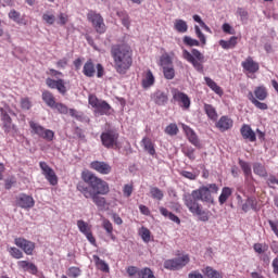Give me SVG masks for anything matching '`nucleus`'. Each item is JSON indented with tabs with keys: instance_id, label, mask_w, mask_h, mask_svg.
<instances>
[{
	"instance_id": "1",
	"label": "nucleus",
	"mask_w": 278,
	"mask_h": 278,
	"mask_svg": "<svg viewBox=\"0 0 278 278\" xmlns=\"http://www.w3.org/2000/svg\"><path fill=\"white\" fill-rule=\"evenodd\" d=\"M83 181H79L76 186V190L85 197V199H91V201L99 207V210H105L108 200L105 195L110 194V184L99 178L90 170H84L81 173Z\"/></svg>"
},
{
	"instance_id": "2",
	"label": "nucleus",
	"mask_w": 278,
	"mask_h": 278,
	"mask_svg": "<svg viewBox=\"0 0 278 278\" xmlns=\"http://www.w3.org/2000/svg\"><path fill=\"white\" fill-rule=\"evenodd\" d=\"M111 58H113L114 68L118 75H125L134 64V51L125 43L113 45Z\"/></svg>"
},
{
	"instance_id": "3",
	"label": "nucleus",
	"mask_w": 278,
	"mask_h": 278,
	"mask_svg": "<svg viewBox=\"0 0 278 278\" xmlns=\"http://www.w3.org/2000/svg\"><path fill=\"white\" fill-rule=\"evenodd\" d=\"M182 201L187 210H189L193 216H198L202 223H207V220H210V212L203 210V206L199 204V200L193 191L185 194Z\"/></svg>"
},
{
	"instance_id": "4",
	"label": "nucleus",
	"mask_w": 278,
	"mask_h": 278,
	"mask_svg": "<svg viewBox=\"0 0 278 278\" xmlns=\"http://www.w3.org/2000/svg\"><path fill=\"white\" fill-rule=\"evenodd\" d=\"M248 99L257 110H268V104L262 102L268 99V88L266 86H256L253 91L248 92Z\"/></svg>"
},
{
	"instance_id": "5",
	"label": "nucleus",
	"mask_w": 278,
	"mask_h": 278,
	"mask_svg": "<svg viewBox=\"0 0 278 278\" xmlns=\"http://www.w3.org/2000/svg\"><path fill=\"white\" fill-rule=\"evenodd\" d=\"M88 103L93 109L96 116H110L113 112L112 105L105 100L98 99L96 94H89Z\"/></svg>"
},
{
	"instance_id": "6",
	"label": "nucleus",
	"mask_w": 278,
	"mask_h": 278,
	"mask_svg": "<svg viewBox=\"0 0 278 278\" xmlns=\"http://www.w3.org/2000/svg\"><path fill=\"white\" fill-rule=\"evenodd\" d=\"M182 58L186 60V62H189V64H192L193 68L198 71L199 73H203V62H205V56L201 51L197 49H192L191 52L184 49L182 50Z\"/></svg>"
},
{
	"instance_id": "7",
	"label": "nucleus",
	"mask_w": 278,
	"mask_h": 278,
	"mask_svg": "<svg viewBox=\"0 0 278 278\" xmlns=\"http://www.w3.org/2000/svg\"><path fill=\"white\" fill-rule=\"evenodd\" d=\"M29 127L30 134H34V136H38L39 138H42V140H47V142H53V139L55 138V132L53 130L47 129L34 121L29 122Z\"/></svg>"
},
{
	"instance_id": "8",
	"label": "nucleus",
	"mask_w": 278,
	"mask_h": 278,
	"mask_svg": "<svg viewBox=\"0 0 278 278\" xmlns=\"http://www.w3.org/2000/svg\"><path fill=\"white\" fill-rule=\"evenodd\" d=\"M172 103H176L181 108V110L188 111L190 110V105H192V100H190L189 96L179 90L178 88H172Z\"/></svg>"
},
{
	"instance_id": "9",
	"label": "nucleus",
	"mask_w": 278,
	"mask_h": 278,
	"mask_svg": "<svg viewBox=\"0 0 278 278\" xmlns=\"http://www.w3.org/2000/svg\"><path fill=\"white\" fill-rule=\"evenodd\" d=\"M118 138H121V135L114 129L103 131L100 136L102 146L105 149H118Z\"/></svg>"
},
{
	"instance_id": "10",
	"label": "nucleus",
	"mask_w": 278,
	"mask_h": 278,
	"mask_svg": "<svg viewBox=\"0 0 278 278\" xmlns=\"http://www.w3.org/2000/svg\"><path fill=\"white\" fill-rule=\"evenodd\" d=\"M87 21L91 23L97 34H105L108 27L105 26V22L103 20V16H101V14L94 11H89L87 14Z\"/></svg>"
},
{
	"instance_id": "11",
	"label": "nucleus",
	"mask_w": 278,
	"mask_h": 278,
	"mask_svg": "<svg viewBox=\"0 0 278 278\" xmlns=\"http://www.w3.org/2000/svg\"><path fill=\"white\" fill-rule=\"evenodd\" d=\"M96 73L97 77L101 78L105 75V68L101 63H98L94 67V63L89 59L83 67V74L85 77H94Z\"/></svg>"
},
{
	"instance_id": "12",
	"label": "nucleus",
	"mask_w": 278,
	"mask_h": 278,
	"mask_svg": "<svg viewBox=\"0 0 278 278\" xmlns=\"http://www.w3.org/2000/svg\"><path fill=\"white\" fill-rule=\"evenodd\" d=\"M188 264H190V256L182 255L176 258L166 260L164 262V268H166V270H181V268L188 266Z\"/></svg>"
},
{
	"instance_id": "13",
	"label": "nucleus",
	"mask_w": 278,
	"mask_h": 278,
	"mask_svg": "<svg viewBox=\"0 0 278 278\" xmlns=\"http://www.w3.org/2000/svg\"><path fill=\"white\" fill-rule=\"evenodd\" d=\"M14 244L17 247V249H21L25 255H34V252L36 251V242L27 240L23 237H16L14 239Z\"/></svg>"
},
{
	"instance_id": "14",
	"label": "nucleus",
	"mask_w": 278,
	"mask_h": 278,
	"mask_svg": "<svg viewBox=\"0 0 278 278\" xmlns=\"http://www.w3.org/2000/svg\"><path fill=\"white\" fill-rule=\"evenodd\" d=\"M15 205L22 210H31L36 205V200L27 193H20L15 198Z\"/></svg>"
},
{
	"instance_id": "15",
	"label": "nucleus",
	"mask_w": 278,
	"mask_h": 278,
	"mask_svg": "<svg viewBox=\"0 0 278 278\" xmlns=\"http://www.w3.org/2000/svg\"><path fill=\"white\" fill-rule=\"evenodd\" d=\"M39 167L50 186H58V175L55 174V170H53V168H51L45 161L39 162Z\"/></svg>"
},
{
	"instance_id": "16",
	"label": "nucleus",
	"mask_w": 278,
	"mask_h": 278,
	"mask_svg": "<svg viewBox=\"0 0 278 278\" xmlns=\"http://www.w3.org/2000/svg\"><path fill=\"white\" fill-rule=\"evenodd\" d=\"M77 227L80 231V233H84V236L87 238L88 242L90 244L97 245V239L92 235V226L86 223L83 219L77 220Z\"/></svg>"
},
{
	"instance_id": "17",
	"label": "nucleus",
	"mask_w": 278,
	"mask_h": 278,
	"mask_svg": "<svg viewBox=\"0 0 278 278\" xmlns=\"http://www.w3.org/2000/svg\"><path fill=\"white\" fill-rule=\"evenodd\" d=\"M46 86H48V88H51V90H58L60 94H66L67 92L66 83L62 78H59L56 80L53 78H47Z\"/></svg>"
},
{
	"instance_id": "18",
	"label": "nucleus",
	"mask_w": 278,
	"mask_h": 278,
	"mask_svg": "<svg viewBox=\"0 0 278 278\" xmlns=\"http://www.w3.org/2000/svg\"><path fill=\"white\" fill-rule=\"evenodd\" d=\"M243 73H249L250 75H255L260 72V63L253 60V56H248L242 63Z\"/></svg>"
},
{
	"instance_id": "19",
	"label": "nucleus",
	"mask_w": 278,
	"mask_h": 278,
	"mask_svg": "<svg viewBox=\"0 0 278 278\" xmlns=\"http://www.w3.org/2000/svg\"><path fill=\"white\" fill-rule=\"evenodd\" d=\"M216 129L222 132L229 131L233 127V119L227 115H223L216 123Z\"/></svg>"
},
{
	"instance_id": "20",
	"label": "nucleus",
	"mask_w": 278,
	"mask_h": 278,
	"mask_svg": "<svg viewBox=\"0 0 278 278\" xmlns=\"http://www.w3.org/2000/svg\"><path fill=\"white\" fill-rule=\"evenodd\" d=\"M90 167L93 170H97V173H100V175H110L112 173V166L105 162L93 161L91 162Z\"/></svg>"
},
{
	"instance_id": "21",
	"label": "nucleus",
	"mask_w": 278,
	"mask_h": 278,
	"mask_svg": "<svg viewBox=\"0 0 278 278\" xmlns=\"http://www.w3.org/2000/svg\"><path fill=\"white\" fill-rule=\"evenodd\" d=\"M240 134L243 138V140H249V142H256L257 136L255 135V131H253V128L249 124H243L240 128Z\"/></svg>"
},
{
	"instance_id": "22",
	"label": "nucleus",
	"mask_w": 278,
	"mask_h": 278,
	"mask_svg": "<svg viewBox=\"0 0 278 278\" xmlns=\"http://www.w3.org/2000/svg\"><path fill=\"white\" fill-rule=\"evenodd\" d=\"M192 192L199 201H204L206 203H210V201H212V193L210 192V188L207 187H200Z\"/></svg>"
},
{
	"instance_id": "23",
	"label": "nucleus",
	"mask_w": 278,
	"mask_h": 278,
	"mask_svg": "<svg viewBox=\"0 0 278 278\" xmlns=\"http://www.w3.org/2000/svg\"><path fill=\"white\" fill-rule=\"evenodd\" d=\"M239 166L243 170L245 184H251L253 181V172L251 170V164L239 159Z\"/></svg>"
},
{
	"instance_id": "24",
	"label": "nucleus",
	"mask_w": 278,
	"mask_h": 278,
	"mask_svg": "<svg viewBox=\"0 0 278 278\" xmlns=\"http://www.w3.org/2000/svg\"><path fill=\"white\" fill-rule=\"evenodd\" d=\"M17 266L22 270L29 273V275H38V266L29 261H18Z\"/></svg>"
},
{
	"instance_id": "25",
	"label": "nucleus",
	"mask_w": 278,
	"mask_h": 278,
	"mask_svg": "<svg viewBox=\"0 0 278 278\" xmlns=\"http://www.w3.org/2000/svg\"><path fill=\"white\" fill-rule=\"evenodd\" d=\"M184 131L189 140V142H191V144H193V147H199V137L197 136V132H194V130L192 128H190V126H184Z\"/></svg>"
},
{
	"instance_id": "26",
	"label": "nucleus",
	"mask_w": 278,
	"mask_h": 278,
	"mask_svg": "<svg viewBox=\"0 0 278 278\" xmlns=\"http://www.w3.org/2000/svg\"><path fill=\"white\" fill-rule=\"evenodd\" d=\"M153 84H155V76H153V72H151V70H148L143 74V78L141 80V86H142V88H151V86H153Z\"/></svg>"
},
{
	"instance_id": "27",
	"label": "nucleus",
	"mask_w": 278,
	"mask_h": 278,
	"mask_svg": "<svg viewBox=\"0 0 278 278\" xmlns=\"http://www.w3.org/2000/svg\"><path fill=\"white\" fill-rule=\"evenodd\" d=\"M249 210H253L257 212L260 208L257 207V199L255 197H250L245 200V203L242 204V211L249 212Z\"/></svg>"
},
{
	"instance_id": "28",
	"label": "nucleus",
	"mask_w": 278,
	"mask_h": 278,
	"mask_svg": "<svg viewBox=\"0 0 278 278\" xmlns=\"http://www.w3.org/2000/svg\"><path fill=\"white\" fill-rule=\"evenodd\" d=\"M141 147H143L144 151L149 153V155H155V143L149 137H143L141 140Z\"/></svg>"
},
{
	"instance_id": "29",
	"label": "nucleus",
	"mask_w": 278,
	"mask_h": 278,
	"mask_svg": "<svg viewBox=\"0 0 278 278\" xmlns=\"http://www.w3.org/2000/svg\"><path fill=\"white\" fill-rule=\"evenodd\" d=\"M204 112L210 121H218V112L216 111V108H214V105L204 103Z\"/></svg>"
},
{
	"instance_id": "30",
	"label": "nucleus",
	"mask_w": 278,
	"mask_h": 278,
	"mask_svg": "<svg viewBox=\"0 0 278 278\" xmlns=\"http://www.w3.org/2000/svg\"><path fill=\"white\" fill-rule=\"evenodd\" d=\"M204 81H205L206 86H208V88H211V90H213V92H215V94H218V97H223V94H224L223 88H220V86H218V84H216V81H214V79H212L210 77H204Z\"/></svg>"
},
{
	"instance_id": "31",
	"label": "nucleus",
	"mask_w": 278,
	"mask_h": 278,
	"mask_svg": "<svg viewBox=\"0 0 278 278\" xmlns=\"http://www.w3.org/2000/svg\"><path fill=\"white\" fill-rule=\"evenodd\" d=\"M238 46V37L232 36L230 37L229 40H225L222 39L219 40V47H222V49H236V47Z\"/></svg>"
},
{
	"instance_id": "32",
	"label": "nucleus",
	"mask_w": 278,
	"mask_h": 278,
	"mask_svg": "<svg viewBox=\"0 0 278 278\" xmlns=\"http://www.w3.org/2000/svg\"><path fill=\"white\" fill-rule=\"evenodd\" d=\"M153 101L156 105H165L168 103V94L163 91H156L153 96Z\"/></svg>"
},
{
	"instance_id": "33",
	"label": "nucleus",
	"mask_w": 278,
	"mask_h": 278,
	"mask_svg": "<svg viewBox=\"0 0 278 278\" xmlns=\"http://www.w3.org/2000/svg\"><path fill=\"white\" fill-rule=\"evenodd\" d=\"M41 98H42V101L46 103V105H48V108L53 109L56 102H55V97L51 91L49 90L43 91L41 94Z\"/></svg>"
},
{
	"instance_id": "34",
	"label": "nucleus",
	"mask_w": 278,
	"mask_h": 278,
	"mask_svg": "<svg viewBox=\"0 0 278 278\" xmlns=\"http://www.w3.org/2000/svg\"><path fill=\"white\" fill-rule=\"evenodd\" d=\"M92 258H93V262L99 270H101L102 273H110V265H108V263H105V261L101 260V257H99V255L94 254L92 256Z\"/></svg>"
},
{
	"instance_id": "35",
	"label": "nucleus",
	"mask_w": 278,
	"mask_h": 278,
	"mask_svg": "<svg viewBox=\"0 0 278 278\" xmlns=\"http://www.w3.org/2000/svg\"><path fill=\"white\" fill-rule=\"evenodd\" d=\"M231 194H233V190L229 187H224L222 189V193L218 198L219 205H225V203H227V201L229 200V197H231Z\"/></svg>"
},
{
	"instance_id": "36",
	"label": "nucleus",
	"mask_w": 278,
	"mask_h": 278,
	"mask_svg": "<svg viewBox=\"0 0 278 278\" xmlns=\"http://www.w3.org/2000/svg\"><path fill=\"white\" fill-rule=\"evenodd\" d=\"M253 173L254 175H257L258 177L266 178L268 177V170H266V166L262 163H254L253 164Z\"/></svg>"
},
{
	"instance_id": "37",
	"label": "nucleus",
	"mask_w": 278,
	"mask_h": 278,
	"mask_svg": "<svg viewBox=\"0 0 278 278\" xmlns=\"http://www.w3.org/2000/svg\"><path fill=\"white\" fill-rule=\"evenodd\" d=\"M0 118L5 129H10V127H12V117H10V114H8L3 108L0 109Z\"/></svg>"
},
{
	"instance_id": "38",
	"label": "nucleus",
	"mask_w": 278,
	"mask_h": 278,
	"mask_svg": "<svg viewBox=\"0 0 278 278\" xmlns=\"http://www.w3.org/2000/svg\"><path fill=\"white\" fill-rule=\"evenodd\" d=\"M203 273L207 278H223V273L214 269L212 266H206Z\"/></svg>"
},
{
	"instance_id": "39",
	"label": "nucleus",
	"mask_w": 278,
	"mask_h": 278,
	"mask_svg": "<svg viewBox=\"0 0 278 278\" xmlns=\"http://www.w3.org/2000/svg\"><path fill=\"white\" fill-rule=\"evenodd\" d=\"M9 18L14 21V23H17V25H25V18H23L21 13L14 9L9 12Z\"/></svg>"
},
{
	"instance_id": "40",
	"label": "nucleus",
	"mask_w": 278,
	"mask_h": 278,
	"mask_svg": "<svg viewBox=\"0 0 278 278\" xmlns=\"http://www.w3.org/2000/svg\"><path fill=\"white\" fill-rule=\"evenodd\" d=\"M8 253L13 257V260H23L24 257L23 250L16 247L8 248Z\"/></svg>"
},
{
	"instance_id": "41",
	"label": "nucleus",
	"mask_w": 278,
	"mask_h": 278,
	"mask_svg": "<svg viewBox=\"0 0 278 278\" xmlns=\"http://www.w3.org/2000/svg\"><path fill=\"white\" fill-rule=\"evenodd\" d=\"M174 27L178 34H186L188 31V23L184 20H176Z\"/></svg>"
},
{
	"instance_id": "42",
	"label": "nucleus",
	"mask_w": 278,
	"mask_h": 278,
	"mask_svg": "<svg viewBox=\"0 0 278 278\" xmlns=\"http://www.w3.org/2000/svg\"><path fill=\"white\" fill-rule=\"evenodd\" d=\"M160 66H162V68H168L173 65V59L170 58V55H168L167 53L161 55L160 58Z\"/></svg>"
},
{
	"instance_id": "43",
	"label": "nucleus",
	"mask_w": 278,
	"mask_h": 278,
	"mask_svg": "<svg viewBox=\"0 0 278 278\" xmlns=\"http://www.w3.org/2000/svg\"><path fill=\"white\" fill-rule=\"evenodd\" d=\"M139 236L141 237L143 242H151V230H149V228L142 226L139 230Z\"/></svg>"
},
{
	"instance_id": "44",
	"label": "nucleus",
	"mask_w": 278,
	"mask_h": 278,
	"mask_svg": "<svg viewBox=\"0 0 278 278\" xmlns=\"http://www.w3.org/2000/svg\"><path fill=\"white\" fill-rule=\"evenodd\" d=\"M150 194L152 199H156V201H162V199H164V192L157 187H152L150 189Z\"/></svg>"
},
{
	"instance_id": "45",
	"label": "nucleus",
	"mask_w": 278,
	"mask_h": 278,
	"mask_svg": "<svg viewBox=\"0 0 278 278\" xmlns=\"http://www.w3.org/2000/svg\"><path fill=\"white\" fill-rule=\"evenodd\" d=\"M117 16L121 18L122 25L129 29V25H131V22L129 21V15L126 12L121 11L117 12Z\"/></svg>"
},
{
	"instance_id": "46",
	"label": "nucleus",
	"mask_w": 278,
	"mask_h": 278,
	"mask_svg": "<svg viewBox=\"0 0 278 278\" xmlns=\"http://www.w3.org/2000/svg\"><path fill=\"white\" fill-rule=\"evenodd\" d=\"M163 75L165 79H175V66L172 65L169 67H163Z\"/></svg>"
},
{
	"instance_id": "47",
	"label": "nucleus",
	"mask_w": 278,
	"mask_h": 278,
	"mask_svg": "<svg viewBox=\"0 0 278 278\" xmlns=\"http://www.w3.org/2000/svg\"><path fill=\"white\" fill-rule=\"evenodd\" d=\"M165 134H167V136H177V134H179V127H177V124L172 123L166 126Z\"/></svg>"
},
{
	"instance_id": "48",
	"label": "nucleus",
	"mask_w": 278,
	"mask_h": 278,
	"mask_svg": "<svg viewBox=\"0 0 278 278\" xmlns=\"http://www.w3.org/2000/svg\"><path fill=\"white\" fill-rule=\"evenodd\" d=\"M67 277L77 278L81 277V268L72 266L67 269Z\"/></svg>"
},
{
	"instance_id": "49",
	"label": "nucleus",
	"mask_w": 278,
	"mask_h": 278,
	"mask_svg": "<svg viewBox=\"0 0 278 278\" xmlns=\"http://www.w3.org/2000/svg\"><path fill=\"white\" fill-rule=\"evenodd\" d=\"M253 250L258 255H262V253H266V251H268V244H266V243H254L253 244Z\"/></svg>"
},
{
	"instance_id": "50",
	"label": "nucleus",
	"mask_w": 278,
	"mask_h": 278,
	"mask_svg": "<svg viewBox=\"0 0 278 278\" xmlns=\"http://www.w3.org/2000/svg\"><path fill=\"white\" fill-rule=\"evenodd\" d=\"M52 110H56L59 114H68V106L61 102H56Z\"/></svg>"
},
{
	"instance_id": "51",
	"label": "nucleus",
	"mask_w": 278,
	"mask_h": 278,
	"mask_svg": "<svg viewBox=\"0 0 278 278\" xmlns=\"http://www.w3.org/2000/svg\"><path fill=\"white\" fill-rule=\"evenodd\" d=\"M42 21H45V23H47V25H54V23H55V15H53V13L46 12L42 15Z\"/></svg>"
},
{
	"instance_id": "52",
	"label": "nucleus",
	"mask_w": 278,
	"mask_h": 278,
	"mask_svg": "<svg viewBox=\"0 0 278 278\" xmlns=\"http://www.w3.org/2000/svg\"><path fill=\"white\" fill-rule=\"evenodd\" d=\"M182 153L186 155V157H188L189 160H195V155H194V148L192 147H185L182 148Z\"/></svg>"
},
{
	"instance_id": "53",
	"label": "nucleus",
	"mask_w": 278,
	"mask_h": 278,
	"mask_svg": "<svg viewBox=\"0 0 278 278\" xmlns=\"http://www.w3.org/2000/svg\"><path fill=\"white\" fill-rule=\"evenodd\" d=\"M181 177H185V179H189L190 181H194L197 177H199V174L188 172V170H182L180 172Z\"/></svg>"
},
{
	"instance_id": "54",
	"label": "nucleus",
	"mask_w": 278,
	"mask_h": 278,
	"mask_svg": "<svg viewBox=\"0 0 278 278\" xmlns=\"http://www.w3.org/2000/svg\"><path fill=\"white\" fill-rule=\"evenodd\" d=\"M22 110L29 111L31 110V100L29 98H22L20 101Z\"/></svg>"
},
{
	"instance_id": "55",
	"label": "nucleus",
	"mask_w": 278,
	"mask_h": 278,
	"mask_svg": "<svg viewBox=\"0 0 278 278\" xmlns=\"http://www.w3.org/2000/svg\"><path fill=\"white\" fill-rule=\"evenodd\" d=\"M184 43L187 45V47H199L200 42L197 39H192V37L185 36L184 37Z\"/></svg>"
},
{
	"instance_id": "56",
	"label": "nucleus",
	"mask_w": 278,
	"mask_h": 278,
	"mask_svg": "<svg viewBox=\"0 0 278 278\" xmlns=\"http://www.w3.org/2000/svg\"><path fill=\"white\" fill-rule=\"evenodd\" d=\"M126 273L128 274L129 277L134 278L136 277V275L138 277H140V269L136 266H129L127 269H126Z\"/></svg>"
},
{
	"instance_id": "57",
	"label": "nucleus",
	"mask_w": 278,
	"mask_h": 278,
	"mask_svg": "<svg viewBox=\"0 0 278 278\" xmlns=\"http://www.w3.org/2000/svg\"><path fill=\"white\" fill-rule=\"evenodd\" d=\"M102 227L106 231V233L114 232V226L110 223V219H103Z\"/></svg>"
},
{
	"instance_id": "58",
	"label": "nucleus",
	"mask_w": 278,
	"mask_h": 278,
	"mask_svg": "<svg viewBox=\"0 0 278 278\" xmlns=\"http://www.w3.org/2000/svg\"><path fill=\"white\" fill-rule=\"evenodd\" d=\"M194 29H195V34H197V36H198L200 42H201L202 45H205V43L207 42V40L205 39V35L202 34L201 28H199V26L195 25V26H194Z\"/></svg>"
},
{
	"instance_id": "59",
	"label": "nucleus",
	"mask_w": 278,
	"mask_h": 278,
	"mask_svg": "<svg viewBox=\"0 0 278 278\" xmlns=\"http://www.w3.org/2000/svg\"><path fill=\"white\" fill-rule=\"evenodd\" d=\"M123 192H124V197H131L132 192H134V186L132 185H125L124 186V189H123Z\"/></svg>"
},
{
	"instance_id": "60",
	"label": "nucleus",
	"mask_w": 278,
	"mask_h": 278,
	"mask_svg": "<svg viewBox=\"0 0 278 278\" xmlns=\"http://www.w3.org/2000/svg\"><path fill=\"white\" fill-rule=\"evenodd\" d=\"M66 23H68V15L65 14V13H60L59 14V22H58V25H66Z\"/></svg>"
},
{
	"instance_id": "61",
	"label": "nucleus",
	"mask_w": 278,
	"mask_h": 278,
	"mask_svg": "<svg viewBox=\"0 0 278 278\" xmlns=\"http://www.w3.org/2000/svg\"><path fill=\"white\" fill-rule=\"evenodd\" d=\"M222 29H223L224 34H230V35L236 34V30L231 27V25H229L227 23L223 24Z\"/></svg>"
},
{
	"instance_id": "62",
	"label": "nucleus",
	"mask_w": 278,
	"mask_h": 278,
	"mask_svg": "<svg viewBox=\"0 0 278 278\" xmlns=\"http://www.w3.org/2000/svg\"><path fill=\"white\" fill-rule=\"evenodd\" d=\"M66 66H68V59H66V58H63L56 62V68L64 70V68H66Z\"/></svg>"
},
{
	"instance_id": "63",
	"label": "nucleus",
	"mask_w": 278,
	"mask_h": 278,
	"mask_svg": "<svg viewBox=\"0 0 278 278\" xmlns=\"http://www.w3.org/2000/svg\"><path fill=\"white\" fill-rule=\"evenodd\" d=\"M188 278H205L199 270H192L188 274Z\"/></svg>"
},
{
	"instance_id": "64",
	"label": "nucleus",
	"mask_w": 278,
	"mask_h": 278,
	"mask_svg": "<svg viewBox=\"0 0 278 278\" xmlns=\"http://www.w3.org/2000/svg\"><path fill=\"white\" fill-rule=\"evenodd\" d=\"M271 268H273L274 275H278V257L273 260Z\"/></svg>"
}]
</instances>
